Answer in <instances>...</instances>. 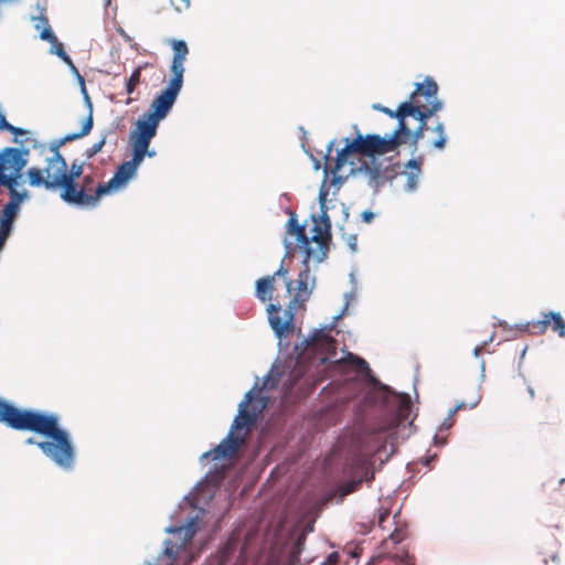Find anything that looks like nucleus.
I'll return each mask as SVG.
<instances>
[{
	"label": "nucleus",
	"mask_w": 565,
	"mask_h": 565,
	"mask_svg": "<svg viewBox=\"0 0 565 565\" xmlns=\"http://www.w3.org/2000/svg\"><path fill=\"white\" fill-rule=\"evenodd\" d=\"M0 423L8 427L33 431L45 437L38 441L34 437L25 440L26 445H36L39 449L62 469L73 468L76 454L70 434L60 426L58 417L54 414L32 409H21L0 398Z\"/></svg>",
	"instance_id": "f257e3e1"
},
{
	"label": "nucleus",
	"mask_w": 565,
	"mask_h": 565,
	"mask_svg": "<svg viewBox=\"0 0 565 565\" xmlns=\"http://www.w3.org/2000/svg\"><path fill=\"white\" fill-rule=\"evenodd\" d=\"M396 145L394 138L383 140L379 135H358L351 141L347 139L345 146L338 151L335 158L330 157L331 146L329 147L324 170L338 174L349 164L350 172L356 171L372 189L377 191L394 179L397 169L392 163L380 160L375 156L395 151Z\"/></svg>",
	"instance_id": "f03ea898"
},
{
	"label": "nucleus",
	"mask_w": 565,
	"mask_h": 565,
	"mask_svg": "<svg viewBox=\"0 0 565 565\" xmlns=\"http://www.w3.org/2000/svg\"><path fill=\"white\" fill-rule=\"evenodd\" d=\"M84 172V162L74 160L71 164L70 171L65 169V184L64 190L61 192V198L64 202L81 206L93 209L98 204L97 188L99 182L93 174H87L82 178Z\"/></svg>",
	"instance_id": "7ed1b4c3"
},
{
	"label": "nucleus",
	"mask_w": 565,
	"mask_h": 565,
	"mask_svg": "<svg viewBox=\"0 0 565 565\" xmlns=\"http://www.w3.org/2000/svg\"><path fill=\"white\" fill-rule=\"evenodd\" d=\"M308 262L309 260H307V257H305V268L300 270L296 281L297 291L292 299L289 301L288 309L284 311V318L280 317L279 305L269 303L267 307L269 324L279 339L287 337L288 333L294 331V310L302 307L310 297L311 289L308 286L310 279V269Z\"/></svg>",
	"instance_id": "20e7f679"
},
{
	"label": "nucleus",
	"mask_w": 565,
	"mask_h": 565,
	"mask_svg": "<svg viewBox=\"0 0 565 565\" xmlns=\"http://www.w3.org/2000/svg\"><path fill=\"white\" fill-rule=\"evenodd\" d=\"M379 109L398 119V126L395 131L387 137H382L383 140L394 138L397 149L399 145L406 143L409 140L416 145L424 137V130L428 129L426 127L427 119L439 108H425L426 111H422V108H396L395 111L391 108Z\"/></svg>",
	"instance_id": "39448f33"
},
{
	"label": "nucleus",
	"mask_w": 565,
	"mask_h": 565,
	"mask_svg": "<svg viewBox=\"0 0 565 565\" xmlns=\"http://www.w3.org/2000/svg\"><path fill=\"white\" fill-rule=\"evenodd\" d=\"M253 402V393L248 392L245 395V401L239 405L238 415L235 417L231 430L225 439L221 441L215 448L203 454V458L220 460L230 458L236 455L241 446L244 444V437L235 434L236 430L245 426L253 425L256 420V413L249 412L247 405Z\"/></svg>",
	"instance_id": "423d86ee"
},
{
	"label": "nucleus",
	"mask_w": 565,
	"mask_h": 565,
	"mask_svg": "<svg viewBox=\"0 0 565 565\" xmlns=\"http://www.w3.org/2000/svg\"><path fill=\"white\" fill-rule=\"evenodd\" d=\"M28 149L4 148L0 152V186L9 190L12 199L22 201L26 198V193L17 191L19 179L22 175V170L28 163Z\"/></svg>",
	"instance_id": "0eeeda50"
},
{
	"label": "nucleus",
	"mask_w": 565,
	"mask_h": 565,
	"mask_svg": "<svg viewBox=\"0 0 565 565\" xmlns=\"http://www.w3.org/2000/svg\"><path fill=\"white\" fill-rule=\"evenodd\" d=\"M173 50V58L170 66L171 79L168 86L152 100L150 106H172L183 84L184 62L189 53L188 44L183 40L171 39L168 41Z\"/></svg>",
	"instance_id": "6e6552de"
},
{
	"label": "nucleus",
	"mask_w": 565,
	"mask_h": 565,
	"mask_svg": "<svg viewBox=\"0 0 565 565\" xmlns=\"http://www.w3.org/2000/svg\"><path fill=\"white\" fill-rule=\"evenodd\" d=\"M170 109L171 108H153V110L143 113L137 119L135 128L129 135L132 151L140 152L150 158L156 156L154 151L149 150V145L157 135L160 121L166 118Z\"/></svg>",
	"instance_id": "1a4fd4ad"
},
{
	"label": "nucleus",
	"mask_w": 565,
	"mask_h": 565,
	"mask_svg": "<svg viewBox=\"0 0 565 565\" xmlns=\"http://www.w3.org/2000/svg\"><path fill=\"white\" fill-rule=\"evenodd\" d=\"M44 171L39 168H30L26 172L28 181L31 186H44L49 190L61 188L64 190L66 161L57 150L52 151V156L46 159Z\"/></svg>",
	"instance_id": "9d476101"
},
{
	"label": "nucleus",
	"mask_w": 565,
	"mask_h": 565,
	"mask_svg": "<svg viewBox=\"0 0 565 565\" xmlns=\"http://www.w3.org/2000/svg\"><path fill=\"white\" fill-rule=\"evenodd\" d=\"M198 524L195 520H191L186 525L179 526L171 532L177 536V542L169 540L166 542L164 554L170 558V565L183 562L182 565H189L194 556L191 554L192 540L196 533Z\"/></svg>",
	"instance_id": "9b49d317"
},
{
	"label": "nucleus",
	"mask_w": 565,
	"mask_h": 565,
	"mask_svg": "<svg viewBox=\"0 0 565 565\" xmlns=\"http://www.w3.org/2000/svg\"><path fill=\"white\" fill-rule=\"evenodd\" d=\"M145 154L140 152L132 151V158L128 161L122 162L118 166L113 178L105 182L100 183L97 188L98 202L104 195L111 193L114 190H118L126 185V183L136 174L138 167L145 159Z\"/></svg>",
	"instance_id": "f8f14e48"
},
{
	"label": "nucleus",
	"mask_w": 565,
	"mask_h": 565,
	"mask_svg": "<svg viewBox=\"0 0 565 565\" xmlns=\"http://www.w3.org/2000/svg\"><path fill=\"white\" fill-rule=\"evenodd\" d=\"M438 84L431 76H426L423 82L415 83V89L408 100L398 106H441L438 99Z\"/></svg>",
	"instance_id": "ddd939ff"
},
{
	"label": "nucleus",
	"mask_w": 565,
	"mask_h": 565,
	"mask_svg": "<svg viewBox=\"0 0 565 565\" xmlns=\"http://www.w3.org/2000/svg\"><path fill=\"white\" fill-rule=\"evenodd\" d=\"M548 329L556 332L559 338L565 337V321L558 312H544L539 320L529 321L524 330L532 335L544 334Z\"/></svg>",
	"instance_id": "4468645a"
},
{
	"label": "nucleus",
	"mask_w": 565,
	"mask_h": 565,
	"mask_svg": "<svg viewBox=\"0 0 565 565\" xmlns=\"http://www.w3.org/2000/svg\"><path fill=\"white\" fill-rule=\"evenodd\" d=\"M312 236L310 239L311 242H315L317 244V249H313V256L310 258V260L321 263L327 258L328 254V244L331 239V224L322 225L319 223V221L313 217V226H312Z\"/></svg>",
	"instance_id": "2eb2a0df"
},
{
	"label": "nucleus",
	"mask_w": 565,
	"mask_h": 565,
	"mask_svg": "<svg viewBox=\"0 0 565 565\" xmlns=\"http://www.w3.org/2000/svg\"><path fill=\"white\" fill-rule=\"evenodd\" d=\"M354 467L361 475L358 479H352L340 484L338 492L342 498L356 491L363 481L370 482L374 478V473L371 471L366 460L361 458L356 459Z\"/></svg>",
	"instance_id": "dca6fc26"
},
{
	"label": "nucleus",
	"mask_w": 565,
	"mask_h": 565,
	"mask_svg": "<svg viewBox=\"0 0 565 565\" xmlns=\"http://www.w3.org/2000/svg\"><path fill=\"white\" fill-rule=\"evenodd\" d=\"M288 233L296 237L299 249L303 250L307 260L313 256V249L310 247V239L306 234L305 226L298 224V221L292 217L288 221Z\"/></svg>",
	"instance_id": "f3484780"
},
{
	"label": "nucleus",
	"mask_w": 565,
	"mask_h": 565,
	"mask_svg": "<svg viewBox=\"0 0 565 565\" xmlns=\"http://www.w3.org/2000/svg\"><path fill=\"white\" fill-rule=\"evenodd\" d=\"M40 20L45 24L44 29L40 33V38L44 41L52 43V52L56 54L58 57H61L63 61H65L67 64H70L72 67H74L72 60L65 53L63 44L54 35L49 24L47 18H41Z\"/></svg>",
	"instance_id": "a211bd4d"
},
{
	"label": "nucleus",
	"mask_w": 565,
	"mask_h": 565,
	"mask_svg": "<svg viewBox=\"0 0 565 565\" xmlns=\"http://www.w3.org/2000/svg\"><path fill=\"white\" fill-rule=\"evenodd\" d=\"M147 68H153L150 63H143L139 65L130 76L127 78L125 83V92L128 96L127 103H131L138 99L139 92H137V87L142 84L145 81L141 78L142 71Z\"/></svg>",
	"instance_id": "6ab92c4d"
},
{
	"label": "nucleus",
	"mask_w": 565,
	"mask_h": 565,
	"mask_svg": "<svg viewBox=\"0 0 565 565\" xmlns=\"http://www.w3.org/2000/svg\"><path fill=\"white\" fill-rule=\"evenodd\" d=\"M13 201L7 203L0 215V235L9 237L14 218L17 216L19 210L18 199H12Z\"/></svg>",
	"instance_id": "aec40b11"
},
{
	"label": "nucleus",
	"mask_w": 565,
	"mask_h": 565,
	"mask_svg": "<svg viewBox=\"0 0 565 565\" xmlns=\"http://www.w3.org/2000/svg\"><path fill=\"white\" fill-rule=\"evenodd\" d=\"M331 338L322 330H316L309 338L296 345V351L302 355L307 350H317L319 347L329 345Z\"/></svg>",
	"instance_id": "412c9836"
},
{
	"label": "nucleus",
	"mask_w": 565,
	"mask_h": 565,
	"mask_svg": "<svg viewBox=\"0 0 565 565\" xmlns=\"http://www.w3.org/2000/svg\"><path fill=\"white\" fill-rule=\"evenodd\" d=\"M375 398L381 401L384 405L390 403L391 397H394L398 403L399 412H407L411 407V398L407 394H394L388 386L381 385L374 392Z\"/></svg>",
	"instance_id": "4be33fe9"
},
{
	"label": "nucleus",
	"mask_w": 565,
	"mask_h": 565,
	"mask_svg": "<svg viewBox=\"0 0 565 565\" xmlns=\"http://www.w3.org/2000/svg\"><path fill=\"white\" fill-rule=\"evenodd\" d=\"M394 166L397 169V174L394 178H396L398 174H402L406 179L405 190H407L409 192L416 190L417 183H418V178L420 174V162H418L415 159L409 160L406 164V170L402 171V172H399L398 164H394Z\"/></svg>",
	"instance_id": "5701e85b"
},
{
	"label": "nucleus",
	"mask_w": 565,
	"mask_h": 565,
	"mask_svg": "<svg viewBox=\"0 0 565 565\" xmlns=\"http://www.w3.org/2000/svg\"><path fill=\"white\" fill-rule=\"evenodd\" d=\"M256 290L255 296L262 302H268L273 299V294L275 291V276H265L256 280L255 284Z\"/></svg>",
	"instance_id": "b1692460"
},
{
	"label": "nucleus",
	"mask_w": 565,
	"mask_h": 565,
	"mask_svg": "<svg viewBox=\"0 0 565 565\" xmlns=\"http://www.w3.org/2000/svg\"><path fill=\"white\" fill-rule=\"evenodd\" d=\"M81 130L78 132L70 134L63 138V141H73L88 135L93 128V108H88V113L81 117Z\"/></svg>",
	"instance_id": "393cba45"
},
{
	"label": "nucleus",
	"mask_w": 565,
	"mask_h": 565,
	"mask_svg": "<svg viewBox=\"0 0 565 565\" xmlns=\"http://www.w3.org/2000/svg\"><path fill=\"white\" fill-rule=\"evenodd\" d=\"M342 362H347L355 366L358 373L370 371L367 362L364 359L356 356L352 353H348L347 358L343 359Z\"/></svg>",
	"instance_id": "a878e982"
},
{
	"label": "nucleus",
	"mask_w": 565,
	"mask_h": 565,
	"mask_svg": "<svg viewBox=\"0 0 565 565\" xmlns=\"http://www.w3.org/2000/svg\"><path fill=\"white\" fill-rule=\"evenodd\" d=\"M398 425H399V419L394 416V417L390 418L387 422L379 424L375 427H373L372 434L373 435L384 434V433H387L390 430L397 428Z\"/></svg>",
	"instance_id": "bb28decb"
},
{
	"label": "nucleus",
	"mask_w": 565,
	"mask_h": 565,
	"mask_svg": "<svg viewBox=\"0 0 565 565\" xmlns=\"http://www.w3.org/2000/svg\"><path fill=\"white\" fill-rule=\"evenodd\" d=\"M431 132L437 135V138L431 140V145L437 149H443L446 143V136L444 131V125L438 122L435 128L431 129Z\"/></svg>",
	"instance_id": "cd10ccee"
},
{
	"label": "nucleus",
	"mask_w": 565,
	"mask_h": 565,
	"mask_svg": "<svg viewBox=\"0 0 565 565\" xmlns=\"http://www.w3.org/2000/svg\"><path fill=\"white\" fill-rule=\"evenodd\" d=\"M106 143V138L103 137L98 142H95L89 148L85 150V157L87 159L93 158L95 154H97L99 151H102L103 147Z\"/></svg>",
	"instance_id": "c85d7f7f"
},
{
	"label": "nucleus",
	"mask_w": 565,
	"mask_h": 565,
	"mask_svg": "<svg viewBox=\"0 0 565 565\" xmlns=\"http://www.w3.org/2000/svg\"><path fill=\"white\" fill-rule=\"evenodd\" d=\"M1 127L14 135V141L18 142V136H22L25 131L21 128L14 127L6 121V118L1 117Z\"/></svg>",
	"instance_id": "c756f323"
},
{
	"label": "nucleus",
	"mask_w": 565,
	"mask_h": 565,
	"mask_svg": "<svg viewBox=\"0 0 565 565\" xmlns=\"http://www.w3.org/2000/svg\"><path fill=\"white\" fill-rule=\"evenodd\" d=\"M340 561V555L338 552L330 553L324 561L321 562L320 565H337Z\"/></svg>",
	"instance_id": "7c9ffc66"
},
{
	"label": "nucleus",
	"mask_w": 565,
	"mask_h": 565,
	"mask_svg": "<svg viewBox=\"0 0 565 565\" xmlns=\"http://www.w3.org/2000/svg\"><path fill=\"white\" fill-rule=\"evenodd\" d=\"M172 4L174 6L175 10L181 12L182 10H186L191 6L190 0H172Z\"/></svg>",
	"instance_id": "2f4dec72"
},
{
	"label": "nucleus",
	"mask_w": 565,
	"mask_h": 565,
	"mask_svg": "<svg viewBox=\"0 0 565 565\" xmlns=\"http://www.w3.org/2000/svg\"><path fill=\"white\" fill-rule=\"evenodd\" d=\"M278 384V379L275 376L268 375L264 381V388H274Z\"/></svg>",
	"instance_id": "473e14b6"
},
{
	"label": "nucleus",
	"mask_w": 565,
	"mask_h": 565,
	"mask_svg": "<svg viewBox=\"0 0 565 565\" xmlns=\"http://www.w3.org/2000/svg\"><path fill=\"white\" fill-rule=\"evenodd\" d=\"M455 424V419H454V416H450V413L448 414L447 418H445V420L441 423L440 425V429H449L454 426Z\"/></svg>",
	"instance_id": "72a5a7b5"
},
{
	"label": "nucleus",
	"mask_w": 565,
	"mask_h": 565,
	"mask_svg": "<svg viewBox=\"0 0 565 565\" xmlns=\"http://www.w3.org/2000/svg\"><path fill=\"white\" fill-rule=\"evenodd\" d=\"M79 78V82H81V85H82V92L84 94V99H85V103L87 104V106H92V103H90V99H89V96L86 92V88H85V82H84V78L82 76H78Z\"/></svg>",
	"instance_id": "f704fd0d"
},
{
	"label": "nucleus",
	"mask_w": 565,
	"mask_h": 565,
	"mask_svg": "<svg viewBox=\"0 0 565 565\" xmlns=\"http://www.w3.org/2000/svg\"><path fill=\"white\" fill-rule=\"evenodd\" d=\"M361 216L365 223H370L374 218V213L371 211H364Z\"/></svg>",
	"instance_id": "c9c22d12"
},
{
	"label": "nucleus",
	"mask_w": 565,
	"mask_h": 565,
	"mask_svg": "<svg viewBox=\"0 0 565 565\" xmlns=\"http://www.w3.org/2000/svg\"><path fill=\"white\" fill-rule=\"evenodd\" d=\"M319 223L322 225L331 224L330 217H329L327 211L323 209H322V213H321Z\"/></svg>",
	"instance_id": "e433bc0d"
},
{
	"label": "nucleus",
	"mask_w": 565,
	"mask_h": 565,
	"mask_svg": "<svg viewBox=\"0 0 565 565\" xmlns=\"http://www.w3.org/2000/svg\"><path fill=\"white\" fill-rule=\"evenodd\" d=\"M390 539L394 541V543H399L403 540V535L401 532L395 531L390 535Z\"/></svg>",
	"instance_id": "4c0bfd02"
},
{
	"label": "nucleus",
	"mask_w": 565,
	"mask_h": 565,
	"mask_svg": "<svg viewBox=\"0 0 565 565\" xmlns=\"http://www.w3.org/2000/svg\"><path fill=\"white\" fill-rule=\"evenodd\" d=\"M350 248L355 252L356 250V237L354 235H351L348 239Z\"/></svg>",
	"instance_id": "58836bf2"
},
{
	"label": "nucleus",
	"mask_w": 565,
	"mask_h": 565,
	"mask_svg": "<svg viewBox=\"0 0 565 565\" xmlns=\"http://www.w3.org/2000/svg\"><path fill=\"white\" fill-rule=\"evenodd\" d=\"M466 404L465 403H460V404H457L451 411H450V416H455L456 413L460 409H463L466 408Z\"/></svg>",
	"instance_id": "ea45409f"
},
{
	"label": "nucleus",
	"mask_w": 565,
	"mask_h": 565,
	"mask_svg": "<svg viewBox=\"0 0 565 565\" xmlns=\"http://www.w3.org/2000/svg\"><path fill=\"white\" fill-rule=\"evenodd\" d=\"M287 273V269H285L284 266H280L279 269L273 276H275V278L278 276L285 277Z\"/></svg>",
	"instance_id": "a19ab883"
},
{
	"label": "nucleus",
	"mask_w": 565,
	"mask_h": 565,
	"mask_svg": "<svg viewBox=\"0 0 565 565\" xmlns=\"http://www.w3.org/2000/svg\"><path fill=\"white\" fill-rule=\"evenodd\" d=\"M249 540H250V537L248 536L242 547L241 554H247L248 548H249Z\"/></svg>",
	"instance_id": "79ce46f5"
},
{
	"label": "nucleus",
	"mask_w": 565,
	"mask_h": 565,
	"mask_svg": "<svg viewBox=\"0 0 565 565\" xmlns=\"http://www.w3.org/2000/svg\"><path fill=\"white\" fill-rule=\"evenodd\" d=\"M487 344H488V341H486V342L483 343V345H482V347L477 345V347L475 348V350H473V354H475V356H479V355L481 354V351H482L483 347H484V345H487Z\"/></svg>",
	"instance_id": "37998d69"
},
{
	"label": "nucleus",
	"mask_w": 565,
	"mask_h": 565,
	"mask_svg": "<svg viewBox=\"0 0 565 565\" xmlns=\"http://www.w3.org/2000/svg\"><path fill=\"white\" fill-rule=\"evenodd\" d=\"M41 18H44L43 15L39 17L36 20H38V23L35 24V29H40L42 28V30L44 29L45 24L43 22H41Z\"/></svg>",
	"instance_id": "c03bdc74"
},
{
	"label": "nucleus",
	"mask_w": 565,
	"mask_h": 565,
	"mask_svg": "<svg viewBox=\"0 0 565 565\" xmlns=\"http://www.w3.org/2000/svg\"><path fill=\"white\" fill-rule=\"evenodd\" d=\"M527 392H529L531 399H534V397H535L534 388L532 386H527Z\"/></svg>",
	"instance_id": "a18cd8bd"
},
{
	"label": "nucleus",
	"mask_w": 565,
	"mask_h": 565,
	"mask_svg": "<svg viewBox=\"0 0 565 565\" xmlns=\"http://www.w3.org/2000/svg\"><path fill=\"white\" fill-rule=\"evenodd\" d=\"M7 239H8L7 236L0 235V250L2 249Z\"/></svg>",
	"instance_id": "49530a36"
},
{
	"label": "nucleus",
	"mask_w": 565,
	"mask_h": 565,
	"mask_svg": "<svg viewBox=\"0 0 565 565\" xmlns=\"http://www.w3.org/2000/svg\"><path fill=\"white\" fill-rule=\"evenodd\" d=\"M294 282H295L294 280H288L287 281V289H288L289 292H291V290H292Z\"/></svg>",
	"instance_id": "de8ad7c7"
},
{
	"label": "nucleus",
	"mask_w": 565,
	"mask_h": 565,
	"mask_svg": "<svg viewBox=\"0 0 565 565\" xmlns=\"http://www.w3.org/2000/svg\"><path fill=\"white\" fill-rule=\"evenodd\" d=\"M305 542V535H300L297 540V546H300Z\"/></svg>",
	"instance_id": "09e8293b"
},
{
	"label": "nucleus",
	"mask_w": 565,
	"mask_h": 565,
	"mask_svg": "<svg viewBox=\"0 0 565 565\" xmlns=\"http://www.w3.org/2000/svg\"><path fill=\"white\" fill-rule=\"evenodd\" d=\"M232 544H233V540H232V539H230V540H228V542H227V544H226V547H225V548H226V552H227V551H230V550L232 548Z\"/></svg>",
	"instance_id": "8fccbe9b"
},
{
	"label": "nucleus",
	"mask_w": 565,
	"mask_h": 565,
	"mask_svg": "<svg viewBox=\"0 0 565 565\" xmlns=\"http://www.w3.org/2000/svg\"><path fill=\"white\" fill-rule=\"evenodd\" d=\"M385 518H387V513H385V514H383V513H382V514L380 515V523H382V522L384 521V519H385Z\"/></svg>",
	"instance_id": "3c124183"
},
{
	"label": "nucleus",
	"mask_w": 565,
	"mask_h": 565,
	"mask_svg": "<svg viewBox=\"0 0 565 565\" xmlns=\"http://www.w3.org/2000/svg\"><path fill=\"white\" fill-rule=\"evenodd\" d=\"M326 193H320V200L323 202L324 201V198H326Z\"/></svg>",
	"instance_id": "603ef678"
}]
</instances>
